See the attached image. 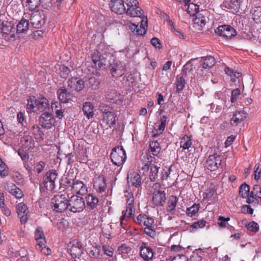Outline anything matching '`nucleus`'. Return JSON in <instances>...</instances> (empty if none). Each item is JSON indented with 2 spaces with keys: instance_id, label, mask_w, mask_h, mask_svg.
<instances>
[{
  "instance_id": "1",
  "label": "nucleus",
  "mask_w": 261,
  "mask_h": 261,
  "mask_svg": "<svg viewBox=\"0 0 261 261\" xmlns=\"http://www.w3.org/2000/svg\"><path fill=\"white\" fill-rule=\"evenodd\" d=\"M92 62L95 68L97 69L101 68H107L112 66L110 69L111 73L113 76L118 77L125 73V65L121 62H117L112 65L111 60H114L113 55L106 51L96 50L91 55Z\"/></svg>"
},
{
  "instance_id": "2",
  "label": "nucleus",
  "mask_w": 261,
  "mask_h": 261,
  "mask_svg": "<svg viewBox=\"0 0 261 261\" xmlns=\"http://www.w3.org/2000/svg\"><path fill=\"white\" fill-rule=\"evenodd\" d=\"M69 199L65 194H58L55 195L51 201V206L54 211L58 213L64 212L69 209Z\"/></svg>"
},
{
  "instance_id": "3",
  "label": "nucleus",
  "mask_w": 261,
  "mask_h": 261,
  "mask_svg": "<svg viewBox=\"0 0 261 261\" xmlns=\"http://www.w3.org/2000/svg\"><path fill=\"white\" fill-rule=\"evenodd\" d=\"M58 173L55 170H49L46 172L43 177L42 185H40V191L44 192L46 190L53 191L56 187L55 182L57 179Z\"/></svg>"
},
{
  "instance_id": "4",
  "label": "nucleus",
  "mask_w": 261,
  "mask_h": 261,
  "mask_svg": "<svg viewBox=\"0 0 261 261\" xmlns=\"http://www.w3.org/2000/svg\"><path fill=\"white\" fill-rule=\"evenodd\" d=\"M124 3L128 7L126 9V14L132 17H138L141 18L143 15V11L138 6L137 0H124Z\"/></svg>"
},
{
  "instance_id": "5",
  "label": "nucleus",
  "mask_w": 261,
  "mask_h": 261,
  "mask_svg": "<svg viewBox=\"0 0 261 261\" xmlns=\"http://www.w3.org/2000/svg\"><path fill=\"white\" fill-rule=\"evenodd\" d=\"M69 210L73 213H79L85 208V202L83 198L77 195H72L69 199Z\"/></svg>"
},
{
  "instance_id": "6",
  "label": "nucleus",
  "mask_w": 261,
  "mask_h": 261,
  "mask_svg": "<svg viewBox=\"0 0 261 261\" xmlns=\"http://www.w3.org/2000/svg\"><path fill=\"white\" fill-rule=\"evenodd\" d=\"M126 158L125 151L122 146L115 147L111 154V159L112 163L116 166L122 165Z\"/></svg>"
},
{
  "instance_id": "7",
  "label": "nucleus",
  "mask_w": 261,
  "mask_h": 261,
  "mask_svg": "<svg viewBox=\"0 0 261 261\" xmlns=\"http://www.w3.org/2000/svg\"><path fill=\"white\" fill-rule=\"evenodd\" d=\"M201 64L198 68V74L204 78L206 75L207 69L212 68L216 64L215 58L211 56L201 58Z\"/></svg>"
},
{
  "instance_id": "8",
  "label": "nucleus",
  "mask_w": 261,
  "mask_h": 261,
  "mask_svg": "<svg viewBox=\"0 0 261 261\" xmlns=\"http://www.w3.org/2000/svg\"><path fill=\"white\" fill-rule=\"evenodd\" d=\"M30 20L34 28L39 29L45 23L46 16L43 11H37L32 14Z\"/></svg>"
},
{
  "instance_id": "9",
  "label": "nucleus",
  "mask_w": 261,
  "mask_h": 261,
  "mask_svg": "<svg viewBox=\"0 0 261 261\" xmlns=\"http://www.w3.org/2000/svg\"><path fill=\"white\" fill-rule=\"evenodd\" d=\"M221 157L217 153L209 155L206 163L205 166L208 170L211 171L217 170L221 165Z\"/></svg>"
},
{
  "instance_id": "10",
  "label": "nucleus",
  "mask_w": 261,
  "mask_h": 261,
  "mask_svg": "<svg viewBox=\"0 0 261 261\" xmlns=\"http://www.w3.org/2000/svg\"><path fill=\"white\" fill-rule=\"evenodd\" d=\"M215 32L218 35L227 39H231L237 35L236 30L232 27L228 25H220Z\"/></svg>"
},
{
  "instance_id": "11",
  "label": "nucleus",
  "mask_w": 261,
  "mask_h": 261,
  "mask_svg": "<svg viewBox=\"0 0 261 261\" xmlns=\"http://www.w3.org/2000/svg\"><path fill=\"white\" fill-rule=\"evenodd\" d=\"M140 254L145 261H151L153 256L152 249L148 246L147 243L142 242L139 246Z\"/></svg>"
},
{
  "instance_id": "12",
  "label": "nucleus",
  "mask_w": 261,
  "mask_h": 261,
  "mask_svg": "<svg viewBox=\"0 0 261 261\" xmlns=\"http://www.w3.org/2000/svg\"><path fill=\"white\" fill-rule=\"evenodd\" d=\"M147 28V18L141 19V23L140 26L135 23H130L129 25V30L135 35H143L146 33Z\"/></svg>"
},
{
  "instance_id": "13",
  "label": "nucleus",
  "mask_w": 261,
  "mask_h": 261,
  "mask_svg": "<svg viewBox=\"0 0 261 261\" xmlns=\"http://www.w3.org/2000/svg\"><path fill=\"white\" fill-rule=\"evenodd\" d=\"M39 123L42 127L49 129L54 125L55 119L50 113L44 112L39 118Z\"/></svg>"
},
{
  "instance_id": "14",
  "label": "nucleus",
  "mask_w": 261,
  "mask_h": 261,
  "mask_svg": "<svg viewBox=\"0 0 261 261\" xmlns=\"http://www.w3.org/2000/svg\"><path fill=\"white\" fill-rule=\"evenodd\" d=\"M16 207L21 223L25 224L28 220L29 212L27 205L23 202H20L16 205Z\"/></svg>"
},
{
  "instance_id": "15",
  "label": "nucleus",
  "mask_w": 261,
  "mask_h": 261,
  "mask_svg": "<svg viewBox=\"0 0 261 261\" xmlns=\"http://www.w3.org/2000/svg\"><path fill=\"white\" fill-rule=\"evenodd\" d=\"M109 6L112 11L118 14H122L126 12V8L122 0H111Z\"/></svg>"
},
{
  "instance_id": "16",
  "label": "nucleus",
  "mask_w": 261,
  "mask_h": 261,
  "mask_svg": "<svg viewBox=\"0 0 261 261\" xmlns=\"http://www.w3.org/2000/svg\"><path fill=\"white\" fill-rule=\"evenodd\" d=\"M84 82L79 77H72L68 81V86L72 90L80 91L85 87Z\"/></svg>"
},
{
  "instance_id": "17",
  "label": "nucleus",
  "mask_w": 261,
  "mask_h": 261,
  "mask_svg": "<svg viewBox=\"0 0 261 261\" xmlns=\"http://www.w3.org/2000/svg\"><path fill=\"white\" fill-rule=\"evenodd\" d=\"M35 240L37 242L36 246L37 249H42L46 244L43 231L41 227H37L35 232Z\"/></svg>"
},
{
  "instance_id": "18",
  "label": "nucleus",
  "mask_w": 261,
  "mask_h": 261,
  "mask_svg": "<svg viewBox=\"0 0 261 261\" xmlns=\"http://www.w3.org/2000/svg\"><path fill=\"white\" fill-rule=\"evenodd\" d=\"M152 202L156 206H163L166 200V193L164 191L158 190L152 194Z\"/></svg>"
},
{
  "instance_id": "19",
  "label": "nucleus",
  "mask_w": 261,
  "mask_h": 261,
  "mask_svg": "<svg viewBox=\"0 0 261 261\" xmlns=\"http://www.w3.org/2000/svg\"><path fill=\"white\" fill-rule=\"evenodd\" d=\"M167 119V117L166 116H163L161 117L160 120L155 123L154 125V130L153 131V137H157L162 134L166 125Z\"/></svg>"
},
{
  "instance_id": "20",
  "label": "nucleus",
  "mask_w": 261,
  "mask_h": 261,
  "mask_svg": "<svg viewBox=\"0 0 261 261\" xmlns=\"http://www.w3.org/2000/svg\"><path fill=\"white\" fill-rule=\"evenodd\" d=\"M57 95L60 101L64 103L69 102L72 97V95L64 87L58 89Z\"/></svg>"
},
{
  "instance_id": "21",
  "label": "nucleus",
  "mask_w": 261,
  "mask_h": 261,
  "mask_svg": "<svg viewBox=\"0 0 261 261\" xmlns=\"http://www.w3.org/2000/svg\"><path fill=\"white\" fill-rule=\"evenodd\" d=\"M107 187L106 179L102 175L96 177L93 181V187L99 193H102L106 190Z\"/></svg>"
},
{
  "instance_id": "22",
  "label": "nucleus",
  "mask_w": 261,
  "mask_h": 261,
  "mask_svg": "<svg viewBox=\"0 0 261 261\" xmlns=\"http://www.w3.org/2000/svg\"><path fill=\"white\" fill-rule=\"evenodd\" d=\"M207 11L206 10H201L199 13H197L195 17L193 19L194 24L197 25L198 27L202 28L206 24V15Z\"/></svg>"
},
{
  "instance_id": "23",
  "label": "nucleus",
  "mask_w": 261,
  "mask_h": 261,
  "mask_svg": "<svg viewBox=\"0 0 261 261\" xmlns=\"http://www.w3.org/2000/svg\"><path fill=\"white\" fill-rule=\"evenodd\" d=\"M127 182L136 188L139 187L141 185V178L140 175L136 172H133L128 174Z\"/></svg>"
},
{
  "instance_id": "24",
  "label": "nucleus",
  "mask_w": 261,
  "mask_h": 261,
  "mask_svg": "<svg viewBox=\"0 0 261 261\" xmlns=\"http://www.w3.org/2000/svg\"><path fill=\"white\" fill-rule=\"evenodd\" d=\"M116 115L115 112L109 113L107 115H103L102 119V123L106 128L112 127L116 123Z\"/></svg>"
},
{
  "instance_id": "25",
  "label": "nucleus",
  "mask_w": 261,
  "mask_h": 261,
  "mask_svg": "<svg viewBox=\"0 0 261 261\" xmlns=\"http://www.w3.org/2000/svg\"><path fill=\"white\" fill-rule=\"evenodd\" d=\"M246 113L242 111L236 112L230 120V123L232 125L237 126L243 121L246 118Z\"/></svg>"
},
{
  "instance_id": "26",
  "label": "nucleus",
  "mask_w": 261,
  "mask_h": 261,
  "mask_svg": "<svg viewBox=\"0 0 261 261\" xmlns=\"http://www.w3.org/2000/svg\"><path fill=\"white\" fill-rule=\"evenodd\" d=\"M83 112L84 114L86 116V117L89 119L92 118L94 116V106L90 102H85L83 103Z\"/></svg>"
},
{
  "instance_id": "27",
  "label": "nucleus",
  "mask_w": 261,
  "mask_h": 261,
  "mask_svg": "<svg viewBox=\"0 0 261 261\" xmlns=\"http://www.w3.org/2000/svg\"><path fill=\"white\" fill-rule=\"evenodd\" d=\"M72 189L79 195H84L87 191V186L80 180H76L74 182Z\"/></svg>"
},
{
  "instance_id": "28",
  "label": "nucleus",
  "mask_w": 261,
  "mask_h": 261,
  "mask_svg": "<svg viewBox=\"0 0 261 261\" xmlns=\"http://www.w3.org/2000/svg\"><path fill=\"white\" fill-rule=\"evenodd\" d=\"M51 109L55 113L56 117L61 119L64 117V109H62L61 102L55 101L51 103Z\"/></svg>"
},
{
  "instance_id": "29",
  "label": "nucleus",
  "mask_w": 261,
  "mask_h": 261,
  "mask_svg": "<svg viewBox=\"0 0 261 261\" xmlns=\"http://www.w3.org/2000/svg\"><path fill=\"white\" fill-rule=\"evenodd\" d=\"M36 110L41 112L44 111L48 108L49 103L48 100L43 97L35 99Z\"/></svg>"
},
{
  "instance_id": "30",
  "label": "nucleus",
  "mask_w": 261,
  "mask_h": 261,
  "mask_svg": "<svg viewBox=\"0 0 261 261\" xmlns=\"http://www.w3.org/2000/svg\"><path fill=\"white\" fill-rule=\"evenodd\" d=\"M7 190L10 194L14 196L16 198H21L23 196L21 190L14 184H10V186H8Z\"/></svg>"
},
{
  "instance_id": "31",
  "label": "nucleus",
  "mask_w": 261,
  "mask_h": 261,
  "mask_svg": "<svg viewBox=\"0 0 261 261\" xmlns=\"http://www.w3.org/2000/svg\"><path fill=\"white\" fill-rule=\"evenodd\" d=\"M86 201L87 206L94 209L96 207L98 203V199L92 194H89L86 197Z\"/></svg>"
},
{
  "instance_id": "32",
  "label": "nucleus",
  "mask_w": 261,
  "mask_h": 261,
  "mask_svg": "<svg viewBox=\"0 0 261 261\" xmlns=\"http://www.w3.org/2000/svg\"><path fill=\"white\" fill-rule=\"evenodd\" d=\"M70 254L72 256L75 257L80 256L83 253V249L81 244L79 242L73 244L70 249Z\"/></svg>"
},
{
  "instance_id": "33",
  "label": "nucleus",
  "mask_w": 261,
  "mask_h": 261,
  "mask_svg": "<svg viewBox=\"0 0 261 261\" xmlns=\"http://www.w3.org/2000/svg\"><path fill=\"white\" fill-rule=\"evenodd\" d=\"M29 21L22 18L17 25V31L19 33H24L29 29Z\"/></svg>"
},
{
  "instance_id": "34",
  "label": "nucleus",
  "mask_w": 261,
  "mask_h": 261,
  "mask_svg": "<svg viewBox=\"0 0 261 261\" xmlns=\"http://www.w3.org/2000/svg\"><path fill=\"white\" fill-rule=\"evenodd\" d=\"M22 146L27 149L29 150L34 146V142L32 138L30 136L23 137L21 139Z\"/></svg>"
},
{
  "instance_id": "35",
  "label": "nucleus",
  "mask_w": 261,
  "mask_h": 261,
  "mask_svg": "<svg viewBox=\"0 0 261 261\" xmlns=\"http://www.w3.org/2000/svg\"><path fill=\"white\" fill-rule=\"evenodd\" d=\"M100 81L95 77H91L86 81V85L87 87L95 90L99 88Z\"/></svg>"
},
{
  "instance_id": "36",
  "label": "nucleus",
  "mask_w": 261,
  "mask_h": 261,
  "mask_svg": "<svg viewBox=\"0 0 261 261\" xmlns=\"http://www.w3.org/2000/svg\"><path fill=\"white\" fill-rule=\"evenodd\" d=\"M40 2L41 0H27L24 6L29 11H32L40 6Z\"/></svg>"
},
{
  "instance_id": "37",
  "label": "nucleus",
  "mask_w": 261,
  "mask_h": 261,
  "mask_svg": "<svg viewBox=\"0 0 261 261\" xmlns=\"http://www.w3.org/2000/svg\"><path fill=\"white\" fill-rule=\"evenodd\" d=\"M14 23L12 21H9L8 20L3 21L2 25V32L4 34H8L13 29Z\"/></svg>"
},
{
  "instance_id": "38",
  "label": "nucleus",
  "mask_w": 261,
  "mask_h": 261,
  "mask_svg": "<svg viewBox=\"0 0 261 261\" xmlns=\"http://www.w3.org/2000/svg\"><path fill=\"white\" fill-rule=\"evenodd\" d=\"M178 199L176 196H170L168 201L167 211L171 213L175 210Z\"/></svg>"
},
{
  "instance_id": "39",
  "label": "nucleus",
  "mask_w": 261,
  "mask_h": 261,
  "mask_svg": "<svg viewBox=\"0 0 261 261\" xmlns=\"http://www.w3.org/2000/svg\"><path fill=\"white\" fill-rule=\"evenodd\" d=\"M252 18L256 23L261 22V7H255L251 10Z\"/></svg>"
},
{
  "instance_id": "40",
  "label": "nucleus",
  "mask_w": 261,
  "mask_h": 261,
  "mask_svg": "<svg viewBox=\"0 0 261 261\" xmlns=\"http://www.w3.org/2000/svg\"><path fill=\"white\" fill-rule=\"evenodd\" d=\"M160 171V168L156 165H153V166H151L149 179L151 181H155L158 179Z\"/></svg>"
},
{
  "instance_id": "41",
  "label": "nucleus",
  "mask_w": 261,
  "mask_h": 261,
  "mask_svg": "<svg viewBox=\"0 0 261 261\" xmlns=\"http://www.w3.org/2000/svg\"><path fill=\"white\" fill-rule=\"evenodd\" d=\"M149 149L153 155H157L161 151L159 143L157 141H153L149 144Z\"/></svg>"
},
{
  "instance_id": "42",
  "label": "nucleus",
  "mask_w": 261,
  "mask_h": 261,
  "mask_svg": "<svg viewBox=\"0 0 261 261\" xmlns=\"http://www.w3.org/2000/svg\"><path fill=\"white\" fill-rule=\"evenodd\" d=\"M192 145V141L188 135H185L181 139L180 142V147L184 149H188Z\"/></svg>"
},
{
  "instance_id": "43",
  "label": "nucleus",
  "mask_w": 261,
  "mask_h": 261,
  "mask_svg": "<svg viewBox=\"0 0 261 261\" xmlns=\"http://www.w3.org/2000/svg\"><path fill=\"white\" fill-rule=\"evenodd\" d=\"M250 191V187L249 186L245 184H242L239 188V194L241 195V196L243 198H245L247 197L248 196L249 193Z\"/></svg>"
},
{
  "instance_id": "44",
  "label": "nucleus",
  "mask_w": 261,
  "mask_h": 261,
  "mask_svg": "<svg viewBox=\"0 0 261 261\" xmlns=\"http://www.w3.org/2000/svg\"><path fill=\"white\" fill-rule=\"evenodd\" d=\"M199 208V204H194L191 207L187 208L186 213L188 216L192 217L197 213Z\"/></svg>"
},
{
  "instance_id": "45",
  "label": "nucleus",
  "mask_w": 261,
  "mask_h": 261,
  "mask_svg": "<svg viewBox=\"0 0 261 261\" xmlns=\"http://www.w3.org/2000/svg\"><path fill=\"white\" fill-rule=\"evenodd\" d=\"M90 255L96 258H99L101 256L100 246L97 245L92 246L89 252Z\"/></svg>"
},
{
  "instance_id": "46",
  "label": "nucleus",
  "mask_w": 261,
  "mask_h": 261,
  "mask_svg": "<svg viewBox=\"0 0 261 261\" xmlns=\"http://www.w3.org/2000/svg\"><path fill=\"white\" fill-rule=\"evenodd\" d=\"M9 174V168L5 162L0 158V176L5 177Z\"/></svg>"
},
{
  "instance_id": "47",
  "label": "nucleus",
  "mask_w": 261,
  "mask_h": 261,
  "mask_svg": "<svg viewBox=\"0 0 261 261\" xmlns=\"http://www.w3.org/2000/svg\"><path fill=\"white\" fill-rule=\"evenodd\" d=\"M99 111L103 114V115H107L109 113H114V111L112 107L107 105L105 103H101L99 106Z\"/></svg>"
},
{
  "instance_id": "48",
  "label": "nucleus",
  "mask_w": 261,
  "mask_h": 261,
  "mask_svg": "<svg viewBox=\"0 0 261 261\" xmlns=\"http://www.w3.org/2000/svg\"><path fill=\"white\" fill-rule=\"evenodd\" d=\"M171 168L165 167L164 168H160V179L162 181L166 180L170 173Z\"/></svg>"
},
{
  "instance_id": "49",
  "label": "nucleus",
  "mask_w": 261,
  "mask_h": 261,
  "mask_svg": "<svg viewBox=\"0 0 261 261\" xmlns=\"http://www.w3.org/2000/svg\"><path fill=\"white\" fill-rule=\"evenodd\" d=\"M134 206H126V211H123L122 212V216H121L120 220L121 221V223H122V221L125 219V217H126L128 218L132 217L133 215V212L134 210Z\"/></svg>"
},
{
  "instance_id": "50",
  "label": "nucleus",
  "mask_w": 261,
  "mask_h": 261,
  "mask_svg": "<svg viewBox=\"0 0 261 261\" xmlns=\"http://www.w3.org/2000/svg\"><path fill=\"white\" fill-rule=\"evenodd\" d=\"M185 80L182 77H177L176 78V93H179L185 87Z\"/></svg>"
},
{
  "instance_id": "51",
  "label": "nucleus",
  "mask_w": 261,
  "mask_h": 261,
  "mask_svg": "<svg viewBox=\"0 0 261 261\" xmlns=\"http://www.w3.org/2000/svg\"><path fill=\"white\" fill-rule=\"evenodd\" d=\"M35 99L36 98H35L34 97H33V98H30V99H28L27 109L28 110L29 112H35L37 111Z\"/></svg>"
},
{
  "instance_id": "52",
  "label": "nucleus",
  "mask_w": 261,
  "mask_h": 261,
  "mask_svg": "<svg viewBox=\"0 0 261 261\" xmlns=\"http://www.w3.org/2000/svg\"><path fill=\"white\" fill-rule=\"evenodd\" d=\"M199 6L193 3H191L188 5L187 8V12L191 16H194L197 13H199Z\"/></svg>"
},
{
  "instance_id": "53",
  "label": "nucleus",
  "mask_w": 261,
  "mask_h": 261,
  "mask_svg": "<svg viewBox=\"0 0 261 261\" xmlns=\"http://www.w3.org/2000/svg\"><path fill=\"white\" fill-rule=\"evenodd\" d=\"M223 105V100H221L220 102H218L215 103H212L211 104V109L212 110V112L215 113H219L222 108V105Z\"/></svg>"
},
{
  "instance_id": "54",
  "label": "nucleus",
  "mask_w": 261,
  "mask_h": 261,
  "mask_svg": "<svg viewBox=\"0 0 261 261\" xmlns=\"http://www.w3.org/2000/svg\"><path fill=\"white\" fill-rule=\"evenodd\" d=\"M132 248L126 244H122L118 248V252L119 254H127L130 253Z\"/></svg>"
},
{
  "instance_id": "55",
  "label": "nucleus",
  "mask_w": 261,
  "mask_h": 261,
  "mask_svg": "<svg viewBox=\"0 0 261 261\" xmlns=\"http://www.w3.org/2000/svg\"><path fill=\"white\" fill-rule=\"evenodd\" d=\"M245 227L248 230L252 232L258 231L259 229L258 224L254 221H252L245 225Z\"/></svg>"
},
{
  "instance_id": "56",
  "label": "nucleus",
  "mask_w": 261,
  "mask_h": 261,
  "mask_svg": "<svg viewBox=\"0 0 261 261\" xmlns=\"http://www.w3.org/2000/svg\"><path fill=\"white\" fill-rule=\"evenodd\" d=\"M102 249L105 254L107 255L112 257L114 253V249L107 245H102Z\"/></svg>"
},
{
  "instance_id": "57",
  "label": "nucleus",
  "mask_w": 261,
  "mask_h": 261,
  "mask_svg": "<svg viewBox=\"0 0 261 261\" xmlns=\"http://www.w3.org/2000/svg\"><path fill=\"white\" fill-rule=\"evenodd\" d=\"M144 232L150 237L153 238L155 235L154 224L150 226L145 227L144 228Z\"/></svg>"
},
{
  "instance_id": "58",
  "label": "nucleus",
  "mask_w": 261,
  "mask_h": 261,
  "mask_svg": "<svg viewBox=\"0 0 261 261\" xmlns=\"http://www.w3.org/2000/svg\"><path fill=\"white\" fill-rule=\"evenodd\" d=\"M147 219V216L144 214L139 215L136 219H134L135 223L143 225L144 223L145 222V220Z\"/></svg>"
},
{
  "instance_id": "59",
  "label": "nucleus",
  "mask_w": 261,
  "mask_h": 261,
  "mask_svg": "<svg viewBox=\"0 0 261 261\" xmlns=\"http://www.w3.org/2000/svg\"><path fill=\"white\" fill-rule=\"evenodd\" d=\"M206 224V221L204 220H201L197 222H194L192 225L191 227L195 229L201 228H203L205 226Z\"/></svg>"
},
{
  "instance_id": "60",
  "label": "nucleus",
  "mask_w": 261,
  "mask_h": 261,
  "mask_svg": "<svg viewBox=\"0 0 261 261\" xmlns=\"http://www.w3.org/2000/svg\"><path fill=\"white\" fill-rule=\"evenodd\" d=\"M75 181L69 179L68 177H65L64 179H62L61 184L67 187H71L73 188V185Z\"/></svg>"
},
{
  "instance_id": "61",
  "label": "nucleus",
  "mask_w": 261,
  "mask_h": 261,
  "mask_svg": "<svg viewBox=\"0 0 261 261\" xmlns=\"http://www.w3.org/2000/svg\"><path fill=\"white\" fill-rule=\"evenodd\" d=\"M168 261H189L187 257L185 255H178L173 258H168Z\"/></svg>"
},
{
  "instance_id": "62",
  "label": "nucleus",
  "mask_w": 261,
  "mask_h": 261,
  "mask_svg": "<svg viewBox=\"0 0 261 261\" xmlns=\"http://www.w3.org/2000/svg\"><path fill=\"white\" fill-rule=\"evenodd\" d=\"M241 94L240 90L239 88H237L231 92V101L234 102L236 101L237 97Z\"/></svg>"
},
{
  "instance_id": "63",
  "label": "nucleus",
  "mask_w": 261,
  "mask_h": 261,
  "mask_svg": "<svg viewBox=\"0 0 261 261\" xmlns=\"http://www.w3.org/2000/svg\"><path fill=\"white\" fill-rule=\"evenodd\" d=\"M70 73L69 69L66 66H63L61 68L60 75L63 78H67Z\"/></svg>"
},
{
  "instance_id": "64",
  "label": "nucleus",
  "mask_w": 261,
  "mask_h": 261,
  "mask_svg": "<svg viewBox=\"0 0 261 261\" xmlns=\"http://www.w3.org/2000/svg\"><path fill=\"white\" fill-rule=\"evenodd\" d=\"M150 42L151 44L155 48L159 49L162 48V44L160 40L158 38L156 37L152 38L151 39Z\"/></svg>"
}]
</instances>
